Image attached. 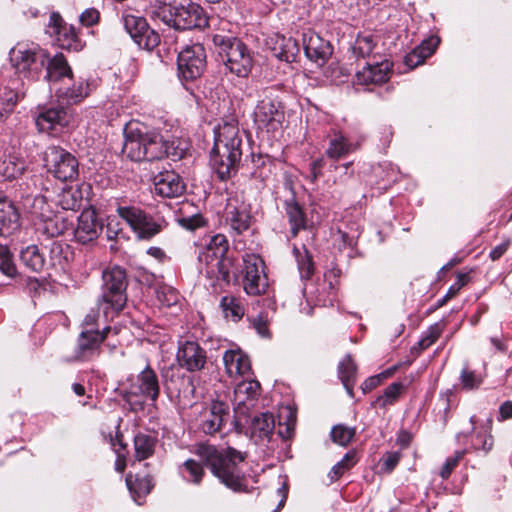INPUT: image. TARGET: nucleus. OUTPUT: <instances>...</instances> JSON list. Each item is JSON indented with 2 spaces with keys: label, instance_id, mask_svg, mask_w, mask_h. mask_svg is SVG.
<instances>
[{
  "label": "nucleus",
  "instance_id": "obj_1",
  "mask_svg": "<svg viewBox=\"0 0 512 512\" xmlns=\"http://www.w3.org/2000/svg\"><path fill=\"white\" fill-rule=\"evenodd\" d=\"M243 134L234 118L224 120L214 129L210 162L217 176L226 180L237 171L242 156Z\"/></svg>",
  "mask_w": 512,
  "mask_h": 512
},
{
  "label": "nucleus",
  "instance_id": "obj_2",
  "mask_svg": "<svg viewBox=\"0 0 512 512\" xmlns=\"http://www.w3.org/2000/svg\"><path fill=\"white\" fill-rule=\"evenodd\" d=\"M124 135L123 153L136 162L163 159L175 143L157 130L136 121L126 125Z\"/></svg>",
  "mask_w": 512,
  "mask_h": 512
},
{
  "label": "nucleus",
  "instance_id": "obj_3",
  "mask_svg": "<svg viewBox=\"0 0 512 512\" xmlns=\"http://www.w3.org/2000/svg\"><path fill=\"white\" fill-rule=\"evenodd\" d=\"M194 453L225 486L234 491L243 489L239 464L245 460L246 454L230 447L217 449L214 445L207 443L196 445Z\"/></svg>",
  "mask_w": 512,
  "mask_h": 512
},
{
  "label": "nucleus",
  "instance_id": "obj_4",
  "mask_svg": "<svg viewBox=\"0 0 512 512\" xmlns=\"http://www.w3.org/2000/svg\"><path fill=\"white\" fill-rule=\"evenodd\" d=\"M152 15L177 30L204 28L210 22L203 8L190 0L162 3L152 11Z\"/></svg>",
  "mask_w": 512,
  "mask_h": 512
},
{
  "label": "nucleus",
  "instance_id": "obj_5",
  "mask_svg": "<svg viewBox=\"0 0 512 512\" xmlns=\"http://www.w3.org/2000/svg\"><path fill=\"white\" fill-rule=\"evenodd\" d=\"M45 79L50 84V90L55 93L58 100L67 104H75L82 101L89 94V85L79 82L71 86L72 70L62 54L55 55L45 73Z\"/></svg>",
  "mask_w": 512,
  "mask_h": 512
},
{
  "label": "nucleus",
  "instance_id": "obj_6",
  "mask_svg": "<svg viewBox=\"0 0 512 512\" xmlns=\"http://www.w3.org/2000/svg\"><path fill=\"white\" fill-rule=\"evenodd\" d=\"M212 41L226 69L238 77H247L252 68V56L247 46L238 38L216 33Z\"/></svg>",
  "mask_w": 512,
  "mask_h": 512
},
{
  "label": "nucleus",
  "instance_id": "obj_7",
  "mask_svg": "<svg viewBox=\"0 0 512 512\" xmlns=\"http://www.w3.org/2000/svg\"><path fill=\"white\" fill-rule=\"evenodd\" d=\"M9 60L16 73L24 78L36 79L47 70L49 63L48 55L33 42H18L10 49Z\"/></svg>",
  "mask_w": 512,
  "mask_h": 512
},
{
  "label": "nucleus",
  "instance_id": "obj_8",
  "mask_svg": "<svg viewBox=\"0 0 512 512\" xmlns=\"http://www.w3.org/2000/svg\"><path fill=\"white\" fill-rule=\"evenodd\" d=\"M103 293L98 300L99 308L103 310L105 318L112 317L114 312L120 311L126 302V274L124 269L115 266L102 273Z\"/></svg>",
  "mask_w": 512,
  "mask_h": 512
},
{
  "label": "nucleus",
  "instance_id": "obj_9",
  "mask_svg": "<svg viewBox=\"0 0 512 512\" xmlns=\"http://www.w3.org/2000/svg\"><path fill=\"white\" fill-rule=\"evenodd\" d=\"M264 93L265 96L258 101L254 109L253 121L258 130L273 133L282 127L285 118L284 108L271 90H265Z\"/></svg>",
  "mask_w": 512,
  "mask_h": 512
},
{
  "label": "nucleus",
  "instance_id": "obj_10",
  "mask_svg": "<svg viewBox=\"0 0 512 512\" xmlns=\"http://www.w3.org/2000/svg\"><path fill=\"white\" fill-rule=\"evenodd\" d=\"M117 213L139 239H151L165 226V221L162 218L152 217L135 206H119Z\"/></svg>",
  "mask_w": 512,
  "mask_h": 512
},
{
  "label": "nucleus",
  "instance_id": "obj_11",
  "mask_svg": "<svg viewBox=\"0 0 512 512\" xmlns=\"http://www.w3.org/2000/svg\"><path fill=\"white\" fill-rule=\"evenodd\" d=\"M48 172L61 181H73L79 173L76 157L60 146H49L44 153Z\"/></svg>",
  "mask_w": 512,
  "mask_h": 512
},
{
  "label": "nucleus",
  "instance_id": "obj_12",
  "mask_svg": "<svg viewBox=\"0 0 512 512\" xmlns=\"http://www.w3.org/2000/svg\"><path fill=\"white\" fill-rule=\"evenodd\" d=\"M72 120V110L62 105L45 107L35 116L38 131L54 137L64 133Z\"/></svg>",
  "mask_w": 512,
  "mask_h": 512
},
{
  "label": "nucleus",
  "instance_id": "obj_13",
  "mask_svg": "<svg viewBox=\"0 0 512 512\" xmlns=\"http://www.w3.org/2000/svg\"><path fill=\"white\" fill-rule=\"evenodd\" d=\"M42 177L32 176L28 181L19 185L18 197L21 199L23 208L39 220L52 213L46 198L39 193V184Z\"/></svg>",
  "mask_w": 512,
  "mask_h": 512
},
{
  "label": "nucleus",
  "instance_id": "obj_14",
  "mask_svg": "<svg viewBox=\"0 0 512 512\" xmlns=\"http://www.w3.org/2000/svg\"><path fill=\"white\" fill-rule=\"evenodd\" d=\"M179 76L184 81L199 78L206 67V53L201 44H193L182 49L177 59Z\"/></svg>",
  "mask_w": 512,
  "mask_h": 512
},
{
  "label": "nucleus",
  "instance_id": "obj_15",
  "mask_svg": "<svg viewBox=\"0 0 512 512\" xmlns=\"http://www.w3.org/2000/svg\"><path fill=\"white\" fill-rule=\"evenodd\" d=\"M243 287L248 295L257 296L264 293L268 287V280L264 273V262L256 254L243 256Z\"/></svg>",
  "mask_w": 512,
  "mask_h": 512
},
{
  "label": "nucleus",
  "instance_id": "obj_16",
  "mask_svg": "<svg viewBox=\"0 0 512 512\" xmlns=\"http://www.w3.org/2000/svg\"><path fill=\"white\" fill-rule=\"evenodd\" d=\"M122 21L125 30L140 48L152 50L160 43L158 33L149 28L145 18L125 13Z\"/></svg>",
  "mask_w": 512,
  "mask_h": 512
},
{
  "label": "nucleus",
  "instance_id": "obj_17",
  "mask_svg": "<svg viewBox=\"0 0 512 512\" xmlns=\"http://www.w3.org/2000/svg\"><path fill=\"white\" fill-rule=\"evenodd\" d=\"M228 251V241L223 234L211 237L206 248L199 254V261L204 262L213 273L215 269L222 275V279L229 281V273L225 270V255Z\"/></svg>",
  "mask_w": 512,
  "mask_h": 512
},
{
  "label": "nucleus",
  "instance_id": "obj_18",
  "mask_svg": "<svg viewBox=\"0 0 512 512\" xmlns=\"http://www.w3.org/2000/svg\"><path fill=\"white\" fill-rule=\"evenodd\" d=\"M46 33L62 49L77 51L81 48V43L78 40L74 27L67 24L57 12L51 13Z\"/></svg>",
  "mask_w": 512,
  "mask_h": 512
},
{
  "label": "nucleus",
  "instance_id": "obj_19",
  "mask_svg": "<svg viewBox=\"0 0 512 512\" xmlns=\"http://www.w3.org/2000/svg\"><path fill=\"white\" fill-rule=\"evenodd\" d=\"M160 393V386L156 372L147 365L137 376L136 382L132 383L126 392L127 401L131 397L142 398L143 401L156 402Z\"/></svg>",
  "mask_w": 512,
  "mask_h": 512
},
{
  "label": "nucleus",
  "instance_id": "obj_20",
  "mask_svg": "<svg viewBox=\"0 0 512 512\" xmlns=\"http://www.w3.org/2000/svg\"><path fill=\"white\" fill-rule=\"evenodd\" d=\"M109 331L110 327L108 326H105L101 332L93 329L82 330L78 337L73 359L76 361H88L97 356L100 345Z\"/></svg>",
  "mask_w": 512,
  "mask_h": 512
},
{
  "label": "nucleus",
  "instance_id": "obj_21",
  "mask_svg": "<svg viewBox=\"0 0 512 512\" xmlns=\"http://www.w3.org/2000/svg\"><path fill=\"white\" fill-rule=\"evenodd\" d=\"M225 221L236 234H241L250 227V206L239 197L228 198L225 208Z\"/></svg>",
  "mask_w": 512,
  "mask_h": 512
},
{
  "label": "nucleus",
  "instance_id": "obj_22",
  "mask_svg": "<svg viewBox=\"0 0 512 512\" xmlns=\"http://www.w3.org/2000/svg\"><path fill=\"white\" fill-rule=\"evenodd\" d=\"M103 229V223L93 208L84 209L77 219L74 229L76 241L82 244L92 242L98 238Z\"/></svg>",
  "mask_w": 512,
  "mask_h": 512
},
{
  "label": "nucleus",
  "instance_id": "obj_23",
  "mask_svg": "<svg viewBox=\"0 0 512 512\" xmlns=\"http://www.w3.org/2000/svg\"><path fill=\"white\" fill-rule=\"evenodd\" d=\"M303 49L307 58L317 65L325 64L333 53L332 45L313 30H306L302 35Z\"/></svg>",
  "mask_w": 512,
  "mask_h": 512
},
{
  "label": "nucleus",
  "instance_id": "obj_24",
  "mask_svg": "<svg viewBox=\"0 0 512 512\" xmlns=\"http://www.w3.org/2000/svg\"><path fill=\"white\" fill-rule=\"evenodd\" d=\"M176 358L180 367L190 372L203 369L207 360L206 351L196 341L190 340L180 342Z\"/></svg>",
  "mask_w": 512,
  "mask_h": 512
},
{
  "label": "nucleus",
  "instance_id": "obj_25",
  "mask_svg": "<svg viewBox=\"0 0 512 512\" xmlns=\"http://www.w3.org/2000/svg\"><path fill=\"white\" fill-rule=\"evenodd\" d=\"M393 64L388 59L368 61L366 65L355 74V81L360 85L381 84L389 80Z\"/></svg>",
  "mask_w": 512,
  "mask_h": 512
},
{
  "label": "nucleus",
  "instance_id": "obj_26",
  "mask_svg": "<svg viewBox=\"0 0 512 512\" xmlns=\"http://www.w3.org/2000/svg\"><path fill=\"white\" fill-rule=\"evenodd\" d=\"M230 417L229 406L223 401H213L204 411L200 424L205 434H214L221 431Z\"/></svg>",
  "mask_w": 512,
  "mask_h": 512
},
{
  "label": "nucleus",
  "instance_id": "obj_27",
  "mask_svg": "<svg viewBox=\"0 0 512 512\" xmlns=\"http://www.w3.org/2000/svg\"><path fill=\"white\" fill-rule=\"evenodd\" d=\"M184 190L182 178L174 171H163L154 177V192L159 196L175 198L181 196Z\"/></svg>",
  "mask_w": 512,
  "mask_h": 512
},
{
  "label": "nucleus",
  "instance_id": "obj_28",
  "mask_svg": "<svg viewBox=\"0 0 512 512\" xmlns=\"http://www.w3.org/2000/svg\"><path fill=\"white\" fill-rule=\"evenodd\" d=\"M359 143L351 141L342 132L333 130L325 154L332 160H339L356 151Z\"/></svg>",
  "mask_w": 512,
  "mask_h": 512
},
{
  "label": "nucleus",
  "instance_id": "obj_29",
  "mask_svg": "<svg viewBox=\"0 0 512 512\" xmlns=\"http://www.w3.org/2000/svg\"><path fill=\"white\" fill-rule=\"evenodd\" d=\"M223 363L226 373L231 378L245 376L251 370V363L248 356L240 349H230L223 355Z\"/></svg>",
  "mask_w": 512,
  "mask_h": 512
},
{
  "label": "nucleus",
  "instance_id": "obj_30",
  "mask_svg": "<svg viewBox=\"0 0 512 512\" xmlns=\"http://www.w3.org/2000/svg\"><path fill=\"white\" fill-rule=\"evenodd\" d=\"M272 55L280 61L294 62L300 52L298 42L292 37L276 35L271 38Z\"/></svg>",
  "mask_w": 512,
  "mask_h": 512
},
{
  "label": "nucleus",
  "instance_id": "obj_31",
  "mask_svg": "<svg viewBox=\"0 0 512 512\" xmlns=\"http://www.w3.org/2000/svg\"><path fill=\"white\" fill-rule=\"evenodd\" d=\"M275 429L272 413L264 412L252 418L249 430L251 438L256 442L269 441Z\"/></svg>",
  "mask_w": 512,
  "mask_h": 512
},
{
  "label": "nucleus",
  "instance_id": "obj_32",
  "mask_svg": "<svg viewBox=\"0 0 512 512\" xmlns=\"http://www.w3.org/2000/svg\"><path fill=\"white\" fill-rule=\"evenodd\" d=\"M440 43V39L437 36H431L430 38L422 41V43L414 48L410 53L405 56V64L409 68H415L430 57L436 50Z\"/></svg>",
  "mask_w": 512,
  "mask_h": 512
},
{
  "label": "nucleus",
  "instance_id": "obj_33",
  "mask_svg": "<svg viewBox=\"0 0 512 512\" xmlns=\"http://www.w3.org/2000/svg\"><path fill=\"white\" fill-rule=\"evenodd\" d=\"M68 228L67 222L60 215L49 214L39 220L37 230L48 238H54L62 235Z\"/></svg>",
  "mask_w": 512,
  "mask_h": 512
},
{
  "label": "nucleus",
  "instance_id": "obj_34",
  "mask_svg": "<svg viewBox=\"0 0 512 512\" xmlns=\"http://www.w3.org/2000/svg\"><path fill=\"white\" fill-rule=\"evenodd\" d=\"M25 96V92H19L15 88L5 86L0 87V122H3L13 112L20 99Z\"/></svg>",
  "mask_w": 512,
  "mask_h": 512
},
{
  "label": "nucleus",
  "instance_id": "obj_35",
  "mask_svg": "<svg viewBox=\"0 0 512 512\" xmlns=\"http://www.w3.org/2000/svg\"><path fill=\"white\" fill-rule=\"evenodd\" d=\"M21 263L32 272H41L45 268L46 261L43 253L37 245H28L20 251Z\"/></svg>",
  "mask_w": 512,
  "mask_h": 512
},
{
  "label": "nucleus",
  "instance_id": "obj_36",
  "mask_svg": "<svg viewBox=\"0 0 512 512\" xmlns=\"http://www.w3.org/2000/svg\"><path fill=\"white\" fill-rule=\"evenodd\" d=\"M126 484L133 500L138 504H142V499L150 493L153 485L148 476L139 477L128 474L126 476Z\"/></svg>",
  "mask_w": 512,
  "mask_h": 512
},
{
  "label": "nucleus",
  "instance_id": "obj_37",
  "mask_svg": "<svg viewBox=\"0 0 512 512\" xmlns=\"http://www.w3.org/2000/svg\"><path fill=\"white\" fill-rule=\"evenodd\" d=\"M25 170V161L17 156L9 155L0 161V180H13Z\"/></svg>",
  "mask_w": 512,
  "mask_h": 512
},
{
  "label": "nucleus",
  "instance_id": "obj_38",
  "mask_svg": "<svg viewBox=\"0 0 512 512\" xmlns=\"http://www.w3.org/2000/svg\"><path fill=\"white\" fill-rule=\"evenodd\" d=\"M285 210L291 226V234L295 237L301 229L306 227V216L301 206L293 199L286 201Z\"/></svg>",
  "mask_w": 512,
  "mask_h": 512
},
{
  "label": "nucleus",
  "instance_id": "obj_39",
  "mask_svg": "<svg viewBox=\"0 0 512 512\" xmlns=\"http://www.w3.org/2000/svg\"><path fill=\"white\" fill-rule=\"evenodd\" d=\"M356 370V364L350 355H346L338 366L339 377L351 397L353 396V387L356 381Z\"/></svg>",
  "mask_w": 512,
  "mask_h": 512
},
{
  "label": "nucleus",
  "instance_id": "obj_40",
  "mask_svg": "<svg viewBox=\"0 0 512 512\" xmlns=\"http://www.w3.org/2000/svg\"><path fill=\"white\" fill-rule=\"evenodd\" d=\"M156 440L154 437L146 434H137L134 437L135 458L138 461L151 457L154 453Z\"/></svg>",
  "mask_w": 512,
  "mask_h": 512
},
{
  "label": "nucleus",
  "instance_id": "obj_41",
  "mask_svg": "<svg viewBox=\"0 0 512 512\" xmlns=\"http://www.w3.org/2000/svg\"><path fill=\"white\" fill-rule=\"evenodd\" d=\"M179 473L185 481L195 485H199L201 483L205 474L202 465L194 459H187L181 466H179Z\"/></svg>",
  "mask_w": 512,
  "mask_h": 512
},
{
  "label": "nucleus",
  "instance_id": "obj_42",
  "mask_svg": "<svg viewBox=\"0 0 512 512\" xmlns=\"http://www.w3.org/2000/svg\"><path fill=\"white\" fill-rule=\"evenodd\" d=\"M220 307L226 318L233 321H239L244 315V306L239 299L234 296H223L220 301Z\"/></svg>",
  "mask_w": 512,
  "mask_h": 512
},
{
  "label": "nucleus",
  "instance_id": "obj_43",
  "mask_svg": "<svg viewBox=\"0 0 512 512\" xmlns=\"http://www.w3.org/2000/svg\"><path fill=\"white\" fill-rule=\"evenodd\" d=\"M57 202L64 210H76L82 203L81 191L72 187L64 188L58 194Z\"/></svg>",
  "mask_w": 512,
  "mask_h": 512
},
{
  "label": "nucleus",
  "instance_id": "obj_44",
  "mask_svg": "<svg viewBox=\"0 0 512 512\" xmlns=\"http://www.w3.org/2000/svg\"><path fill=\"white\" fill-rule=\"evenodd\" d=\"M376 42L373 35H359L353 46L352 52L356 57L366 58L374 56Z\"/></svg>",
  "mask_w": 512,
  "mask_h": 512
},
{
  "label": "nucleus",
  "instance_id": "obj_45",
  "mask_svg": "<svg viewBox=\"0 0 512 512\" xmlns=\"http://www.w3.org/2000/svg\"><path fill=\"white\" fill-rule=\"evenodd\" d=\"M69 247L58 241H53L50 245V262L54 267L65 269L69 260Z\"/></svg>",
  "mask_w": 512,
  "mask_h": 512
},
{
  "label": "nucleus",
  "instance_id": "obj_46",
  "mask_svg": "<svg viewBox=\"0 0 512 512\" xmlns=\"http://www.w3.org/2000/svg\"><path fill=\"white\" fill-rule=\"evenodd\" d=\"M404 390V385L401 382H394L390 384L374 402L375 405L385 408L388 405L394 404Z\"/></svg>",
  "mask_w": 512,
  "mask_h": 512
},
{
  "label": "nucleus",
  "instance_id": "obj_47",
  "mask_svg": "<svg viewBox=\"0 0 512 512\" xmlns=\"http://www.w3.org/2000/svg\"><path fill=\"white\" fill-rule=\"evenodd\" d=\"M256 401L249 396L234 390L233 405L234 412L239 416H246L255 407Z\"/></svg>",
  "mask_w": 512,
  "mask_h": 512
},
{
  "label": "nucleus",
  "instance_id": "obj_48",
  "mask_svg": "<svg viewBox=\"0 0 512 512\" xmlns=\"http://www.w3.org/2000/svg\"><path fill=\"white\" fill-rule=\"evenodd\" d=\"M356 463L355 453L347 452L342 460L337 462L329 472V477L332 481L337 480L340 476H342L347 470L352 468Z\"/></svg>",
  "mask_w": 512,
  "mask_h": 512
},
{
  "label": "nucleus",
  "instance_id": "obj_49",
  "mask_svg": "<svg viewBox=\"0 0 512 512\" xmlns=\"http://www.w3.org/2000/svg\"><path fill=\"white\" fill-rule=\"evenodd\" d=\"M0 271L7 277L16 275L17 269L13 262L12 254L6 245L0 244Z\"/></svg>",
  "mask_w": 512,
  "mask_h": 512
},
{
  "label": "nucleus",
  "instance_id": "obj_50",
  "mask_svg": "<svg viewBox=\"0 0 512 512\" xmlns=\"http://www.w3.org/2000/svg\"><path fill=\"white\" fill-rule=\"evenodd\" d=\"M156 297L162 306L170 307L179 301V293L171 286L163 285L156 289Z\"/></svg>",
  "mask_w": 512,
  "mask_h": 512
},
{
  "label": "nucleus",
  "instance_id": "obj_51",
  "mask_svg": "<svg viewBox=\"0 0 512 512\" xmlns=\"http://www.w3.org/2000/svg\"><path fill=\"white\" fill-rule=\"evenodd\" d=\"M354 435L355 429L345 425H336L331 430V438L333 442L340 446L348 445Z\"/></svg>",
  "mask_w": 512,
  "mask_h": 512
},
{
  "label": "nucleus",
  "instance_id": "obj_52",
  "mask_svg": "<svg viewBox=\"0 0 512 512\" xmlns=\"http://www.w3.org/2000/svg\"><path fill=\"white\" fill-rule=\"evenodd\" d=\"M359 235L360 232L358 231V229L344 231L341 228H339L335 237V243H338L339 249H344L347 247L353 248L357 243Z\"/></svg>",
  "mask_w": 512,
  "mask_h": 512
},
{
  "label": "nucleus",
  "instance_id": "obj_53",
  "mask_svg": "<svg viewBox=\"0 0 512 512\" xmlns=\"http://www.w3.org/2000/svg\"><path fill=\"white\" fill-rule=\"evenodd\" d=\"M259 389L260 384L256 380H244L238 383L234 390L249 396L254 401H257Z\"/></svg>",
  "mask_w": 512,
  "mask_h": 512
},
{
  "label": "nucleus",
  "instance_id": "obj_54",
  "mask_svg": "<svg viewBox=\"0 0 512 512\" xmlns=\"http://www.w3.org/2000/svg\"><path fill=\"white\" fill-rule=\"evenodd\" d=\"M394 370H395V368L388 369L378 375H374V376L367 378L361 386L362 391L364 393H368V392L372 391L374 388H376L377 386H379L381 384L383 379H386L387 377L391 376L392 373L394 372Z\"/></svg>",
  "mask_w": 512,
  "mask_h": 512
},
{
  "label": "nucleus",
  "instance_id": "obj_55",
  "mask_svg": "<svg viewBox=\"0 0 512 512\" xmlns=\"http://www.w3.org/2000/svg\"><path fill=\"white\" fill-rule=\"evenodd\" d=\"M464 451H457L451 457H448L440 470V476L442 479H448L452 471L458 465L459 461L463 458Z\"/></svg>",
  "mask_w": 512,
  "mask_h": 512
},
{
  "label": "nucleus",
  "instance_id": "obj_56",
  "mask_svg": "<svg viewBox=\"0 0 512 512\" xmlns=\"http://www.w3.org/2000/svg\"><path fill=\"white\" fill-rule=\"evenodd\" d=\"M441 328L438 324L431 326L424 337L419 341V347L424 350L431 346L440 336Z\"/></svg>",
  "mask_w": 512,
  "mask_h": 512
},
{
  "label": "nucleus",
  "instance_id": "obj_57",
  "mask_svg": "<svg viewBox=\"0 0 512 512\" xmlns=\"http://www.w3.org/2000/svg\"><path fill=\"white\" fill-rule=\"evenodd\" d=\"M472 445L475 449L483 450L484 452H489L493 446L492 436L485 433L478 432L472 442Z\"/></svg>",
  "mask_w": 512,
  "mask_h": 512
},
{
  "label": "nucleus",
  "instance_id": "obj_58",
  "mask_svg": "<svg viewBox=\"0 0 512 512\" xmlns=\"http://www.w3.org/2000/svg\"><path fill=\"white\" fill-rule=\"evenodd\" d=\"M97 306H98V310L96 311L95 309H91L85 316L84 320H83V330H87V329H93V330H99L97 328L98 326V322L101 318V314H100V311L103 312L102 309L99 308V304L97 303ZM102 317L104 319H106L104 317V314L102 313Z\"/></svg>",
  "mask_w": 512,
  "mask_h": 512
},
{
  "label": "nucleus",
  "instance_id": "obj_59",
  "mask_svg": "<svg viewBox=\"0 0 512 512\" xmlns=\"http://www.w3.org/2000/svg\"><path fill=\"white\" fill-rule=\"evenodd\" d=\"M461 383L466 389H475L481 384V378L473 371L464 368L461 372Z\"/></svg>",
  "mask_w": 512,
  "mask_h": 512
},
{
  "label": "nucleus",
  "instance_id": "obj_60",
  "mask_svg": "<svg viewBox=\"0 0 512 512\" xmlns=\"http://www.w3.org/2000/svg\"><path fill=\"white\" fill-rule=\"evenodd\" d=\"M297 263L302 278H309L313 274V262L307 251H305V256L297 257Z\"/></svg>",
  "mask_w": 512,
  "mask_h": 512
},
{
  "label": "nucleus",
  "instance_id": "obj_61",
  "mask_svg": "<svg viewBox=\"0 0 512 512\" xmlns=\"http://www.w3.org/2000/svg\"><path fill=\"white\" fill-rule=\"evenodd\" d=\"M469 276L465 273H458L456 281L449 287L445 299H451L458 294V292L468 282Z\"/></svg>",
  "mask_w": 512,
  "mask_h": 512
},
{
  "label": "nucleus",
  "instance_id": "obj_62",
  "mask_svg": "<svg viewBox=\"0 0 512 512\" xmlns=\"http://www.w3.org/2000/svg\"><path fill=\"white\" fill-rule=\"evenodd\" d=\"M401 458V454L399 452H388L383 457L382 468L387 472H391L398 464Z\"/></svg>",
  "mask_w": 512,
  "mask_h": 512
},
{
  "label": "nucleus",
  "instance_id": "obj_63",
  "mask_svg": "<svg viewBox=\"0 0 512 512\" xmlns=\"http://www.w3.org/2000/svg\"><path fill=\"white\" fill-rule=\"evenodd\" d=\"M99 20V12L95 8H88L80 15V22L85 26H92Z\"/></svg>",
  "mask_w": 512,
  "mask_h": 512
},
{
  "label": "nucleus",
  "instance_id": "obj_64",
  "mask_svg": "<svg viewBox=\"0 0 512 512\" xmlns=\"http://www.w3.org/2000/svg\"><path fill=\"white\" fill-rule=\"evenodd\" d=\"M512 418V401H505L499 408V421Z\"/></svg>",
  "mask_w": 512,
  "mask_h": 512
}]
</instances>
